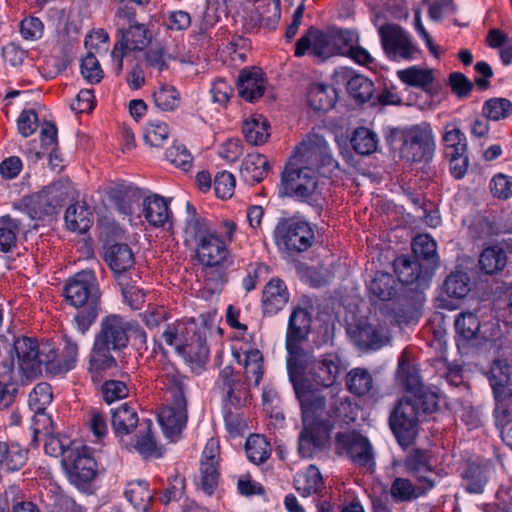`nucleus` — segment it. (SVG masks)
Here are the masks:
<instances>
[{
    "instance_id": "obj_23",
    "label": "nucleus",
    "mask_w": 512,
    "mask_h": 512,
    "mask_svg": "<svg viewBox=\"0 0 512 512\" xmlns=\"http://www.w3.org/2000/svg\"><path fill=\"white\" fill-rule=\"evenodd\" d=\"M79 355L78 344L71 338H64V346L59 356L56 346L53 344V359L47 363V372L51 374H62L72 370L77 363Z\"/></svg>"
},
{
    "instance_id": "obj_50",
    "label": "nucleus",
    "mask_w": 512,
    "mask_h": 512,
    "mask_svg": "<svg viewBox=\"0 0 512 512\" xmlns=\"http://www.w3.org/2000/svg\"><path fill=\"white\" fill-rule=\"evenodd\" d=\"M18 232L19 223L17 220L10 216L0 219V252H8L16 245Z\"/></svg>"
},
{
    "instance_id": "obj_37",
    "label": "nucleus",
    "mask_w": 512,
    "mask_h": 512,
    "mask_svg": "<svg viewBox=\"0 0 512 512\" xmlns=\"http://www.w3.org/2000/svg\"><path fill=\"white\" fill-rule=\"evenodd\" d=\"M294 485L298 492L307 497L321 489L323 480L318 468L311 465L305 471L297 473Z\"/></svg>"
},
{
    "instance_id": "obj_14",
    "label": "nucleus",
    "mask_w": 512,
    "mask_h": 512,
    "mask_svg": "<svg viewBox=\"0 0 512 512\" xmlns=\"http://www.w3.org/2000/svg\"><path fill=\"white\" fill-rule=\"evenodd\" d=\"M66 300L74 307L99 305L100 291L96 276L91 270H83L70 278L64 288Z\"/></svg>"
},
{
    "instance_id": "obj_57",
    "label": "nucleus",
    "mask_w": 512,
    "mask_h": 512,
    "mask_svg": "<svg viewBox=\"0 0 512 512\" xmlns=\"http://www.w3.org/2000/svg\"><path fill=\"white\" fill-rule=\"evenodd\" d=\"M495 399V421L496 425L502 430L512 425V399L509 392H505L502 397H495Z\"/></svg>"
},
{
    "instance_id": "obj_7",
    "label": "nucleus",
    "mask_w": 512,
    "mask_h": 512,
    "mask_svg": "<svg viewBox=\"0 0 512 512\" xmlns=\"http://www.w3.org/2000/svg\"><path fill=\"white\" fill-rule=\"evenodd\" d=\"M292 158L300 165L311 166L320 176L327 178L338 168L328 142L317 133L308 134L296 147Z\"/></svg>"
},
{
    "instance_id": "obj_27",
    "label": "nucleus",
    "mask_w": 512,
    "mask_h": 512,
    "mask_svg": "<svg viewBox=\"0 0 512 512\" xmlns=\"http://www.w3.org/2000/svg\"><path fill=\"white\" fill-rule=\"evenodd\" d=\"M269 169V162L264 155L248 154L241 164L240 174L246 183L254 185L267 176Z\"/></svg>"
},
{
    "instance_id": "obj_3",
    "label": "nucleus",
    "mask_w": 512,
    "mask_h": 512,
    "mask_svg": "<svg viewBox=\"0 0 512 512\" xmlns=\"http://www.w3.org/2000/svg\"><path fill=\"white\" fill-rule=\"evenodd\" d=\"M438 408V396L430 388L419 385L415 391L402 398L389 417V426L402 447L412 444L418 433L421 417Z\"/></svg>"
},
{
    "instance_id": "obj_44",
    "label": "nucleus",
    "mask_w": 512,
    "mask_h": 512,
    "mask_svg": "<svg viewBox=\"0 0 512 512\" xmlns=\"http://www.w3.org/2000/svg\"><path fill=\"white\" fill-rule=\"evenodd\" d=\"M445 156L457 155L467 152V139L465 134L455 125L445 127L442 137Z\"/></svg>"
},
{
    "instance_id": "obj_6",
    "label": "nucleus",
    "mask_w": 512,
    "mask_h": 512,
    "mask_svg": "<svg viewBox=\"0 0 512 512\" xmlns=\"http://www.w3.org/2000/svg\"><path fill=\"white\" fill-rule=\"evenodd\" d=\"M162 339L188 361H195L208 355L205 340L197 332L194 320L169 324L162 333Z\"/></svg>"
},
{
    "instance_id": "obj_54",
    "label": "nucleus",
    "mask_w": 512,
    "mask_h": 512,
    "mask_svg": "<svg viewBox=\"0 0 512 512\" xmlns=\"http://www.w3.org/2000/svg\"><path fill=\"white\" fill-rule=\"evenodd\" d=\"M155 105L163 111H173L180 103L177 90L169 85H161L153 94Z\"/></svg>"
},
{
    "instance_id": "obj_8",
    "label": "nucleus",
    "mask_w": 512,
    "mask_h": 512,
    "mask_svg": "<svg viewBox=\"0 0 512 512\" xmlns=\"http://www.w3.org/2000/svg\"><path fill=\"white\" fill-rule=\"evenodd\" d=\"M11 352L17 359L19 370L27 377L33 378L41 373L44 366L47 371V363L53 359V343L49 341L38 342L29 337H18Z\"/></svg>"
},
{
    "instance_id": "obj_31",
    "label": "nucleus",
    "mask_w": 512,
    "mask_h": 512,
    "mask_svg": "<svg viewBox=\"0 0 512 512\" xmlns=\"http://www.w3.org/2000/svg\"><path fill=\"white\" fill-rule=\"evenodd\" d=\"M479 267L482 272L493 275L502 271L507 264V255L500 245L486 247L479 256Z\"/></svg>"
},
{
    "instance_id": "obj_64",
    "label": "nucleus",
    "mask_w": 512,
    "mask_h": 512,
    "mask_svg": "<svg viewBox=\"0 0 512 512\" xmlns=\"http://www.w3.org/2000/svg\"><path fill=\"white\" fill-rule=\"evenodd\" d=\"M235 189V178L232 173L222 171L217 173L214 179V191L217 197L230 198Z\"/></svg>"
},
{
    "instance_id": "obj_26",
    "label": "nucleus",
    "mask_w": 512,
    "mask_h": 512,
    "mask_svg": "<svg viewBox=\"0 0 512 512\" xmlns=\"http://www.w3.org/2000/svg\"><path fill=\"white\" fill-rule=\"evenodd\" d=\"M104 259L114 273H123L135 264L134 253L129 245L114 243L105 247Z\"/></svg>"
},
{
    "instance_id": "obj_48",
    "label": "nucleus",
    "mask_w": 512,
    "mask_h": 512,
    "mask_svg": "<svg viewBox=\"0 0 512 512\" xmlns=\"http://www.w3.org/2000/svg\"><path fill=\"white\" fill-rule=\"evenodd\" d=\"M354 150L361 155H369L376 151L378 137L376 133L365 127L357 128L351 139Z\"/></svg>"
},
{
    "instance_id": "obj_11",
    "label": "nucleus",
    "mask_w": 512,
    "mask_h": 512,
    "mask_svg": "<svg viewBox=\"0 0 512 512\" xmlns=\"http://www.w3.org/2000/svg\"><path fill=\"white\" fill-rule=\"evenodd\" d=\"M435 143L432 131L413 126L401 133L400 156L407 162L427 161L433 156Z\"/></svg>"
},
{
    "instance_id": "obj_46",
    "label": "nucleus",
    "mask_w": 512,
    "mask_h": 512,
    "mask_svg": "<svg viewBox=\"0 0 512 512\" xmlns=\"http://www.w3.org/2000/svg\"><path fill=\"white\" fill-rule=\"evenodd\" d=\"M510 380L509 366L501 360L495 361L490 369L489 381L495 397H502L509 392L507 385Z\"/></svg>"
},
{
    "instance_id": "obj_12",
    "label": "nucleus",
    "mask_w": 512,
    "mask_h": 512,
    "mask_svg": "<svg viewBox=\"0 0 512 512\" xmlns=\"http://www.w3.org/2000/svg\"><path fill=\"white\" fill-rule=\"evenodd\" d=\"M120 38L116 41L111 52L112 70L119 75L123 70V57L130 51L145 49L151 40V35L144 24L134 23L119 31Z\"/></svg>"
},
{
    "instance_id": "obj_19",
    "label": "nucleus",
    "mask_w": 512,
    "mask_h": 512,
    "mask_svg": "<svg viewBox=\"0 0 512 512\" xmlns=\"http://www.w3.org/2000/svg\"><path fill=\"white\" fill-rule=\"evenodd\" d=\"M128 323L118 315H110L101 321L100 331L95 341L111 347L113 350L121 349L128 343Z\"/></svg>"
},
{
    "instance_id": "obj_5",
    "label": "nucleus",
    "mask_w": 512,
    "mask_h": 512,
    "mask_svg": "<svg viewBox=\"0 0 512 512\" xmlns=\"http://www.w3.org/2000/svg\"><path fill=\"white\" fill-rule=\"evenodd\" d=\"M162 382L171 393L172 403L158 414V421L165 436L174 440L180 435L187 423V403L184 395L186 378L173 367L167 368L161 376Z\"/></svg>"
},
{
    "instance_id": "obj_53",
    "label": "nucleus",
    "mask_w": 512,
    "mask_h": 512,
    "mask_svg": "<svg viewBox=\"0 0 512 512\" xmlns=\"http://www.w3.org/2000/svg\"><path fill=\"white\" fill-rule=\"evenodd\" d=\"M52 388L48 383L37 384L29 394L28 403L35 413H42L52 402Z\"/></svg>"
},
{
    "instance_id": "obj_13",
    "label": "nucleus",
    "mask_w": 512,
    "mask_h": 512,
    "mask_svg": "<svg viewBox=\"0 0 512 512\" xmlns=\"http://www.w3.org/2000/svg\"><path fill=\"white\" fill-rule=\"evenodd\" d=\"M382 48L391 60H411L418 53L408 32L395 24H385L378 28Z\"/></svg>"
},
{
    "instance_id": "obj_62",
    "label": "nucleus",
    "mask_w": 512,
    "mask_h": 512,
    "mask_svg": "<svg viewBox=\"0 0 512 512\" xmlns=\"http://www.w3.org/2000/svg\"><path fill=\"white\" fill-rule=\"evenodd\" d=\"M489 188L495 198L509 199L512 197V177L498 173L490 180Z\"/></svg>"
},
{
    "instance_id": "obj_52",
    "label": "nucleus",
    "mask_w": 512,
    "mask_h": 512,
    "mask_svg": "<svg viewBox=\"0 0 512 512\" xmlns=\"http://www.w3.org/2000/svg\"><path fill=\"white\" fill-rule=\"evenodd\" d=\"M457 334L464 340L475 338L480 331V322L471 312H463L455 320Z\"/></svg>"
},
{
    "instance_id": "obj_30",
    "label": "nucleus",
    "mask_w": 512,
    "mask_h": 512,
    "mask_svg": "<svg viewBox=\"0 0 512 512\" xmlns=\"http://www.w3.org/2000/svg\"><path fill=\"white\" fill-rule=\"evenodd\" d=\"M143 216L153 226H163L170 217L168 203L158 195L149 196L143 201Z\"/></svg>"
},
{
    "instance_id": "obj_4",
    "label": "nucleus",
    "mask_w": 512,
    "mask_h": 512,
    "mask_svg": "<svg viewBox=\"0 0 512 512\" xmlns=\"http://www.w3.org/2000/svg\"><path fill=\"white\" fill-rule=\"evenodd\" d=\"M187 216L184 227V242L187 246H195L196 257L206 267L222 265L229 251L225 240H221L212 224L200 216L190 203L186 205Z\"/></svg>"
},
{
    "instance_id": "obj_39",
    "label": "nucleus",
    "mask_w": 512,
    "mask_h": 512,
    "mask_svg": "<svg viewBox=\"0 0 512 512\" xmlns=\"http://www.w3.org/2000/svg\"><path fill=\"white\" fill-rule=\"evenodd\" d=\"M346 386L352 394L364 396L373 388V377L367 369L357 367L348 372Z\"/></svg>"
},
{
    "instance_id": "obj_1",
    "label": "nucleus",
    "mask_w": 512,
    "mask_h": 512,
    "mask_svg": "<svg viewBox=\"0 0 512 512\" xmlns=\"http://www.w3.org/2000/svg\"><path fill=\"white\" fill-rule=\"evenodd\" d=\"M312 317L310 312L302 307H296L292 311L287 325L285 347L287 351V370L290 381L297 398L302 403L304 421L310 425L314 421L315 413L323 408V399L314 396L309 391L302 379L303 371L308 359V354L302 345L307 340L311 329Z\"/></svg>"
},
{
    "instance_id": "obj_61",
    "label": "nucleus",
    "mask_w": 512,
    "mask_h": 512,
    "mask_svg": "<svg viewBox=\"0 0 512 512\" xmlns=\"http://www.w3.org/2000/svg\"><path fill=\"white\" fill-rule=\"evenodd\" d=\"M129 395L127 384L119 380H108L102 385V396L108 404L122 400Z\"/></svg>"
},
{
    "instance_id": "obj_9",
    "label": "nucleus",
    "mask_w": 512,
    "mask_h": 512,
    "mask_svg": "<svg viewBox=\"0 0 512 512\" xmlns=\"http://www.w3.org/2000/svg\"><path fill=\"white\" fill-rule=\"evenodd\" d=\"M320 175L311 166L300 165L290 158L281 174V185L285 195L306 201L316 193L321 185Z\"/></svg>"
},
{
    "instance_id": "obj_47",
    "label": "nucleus",
    "mask_w": 512,
    "mask_h": 512,
    "mask_svg": "<svg viewBox=\"0 0 512 512\" xmlns=\"http://www.w3.org/2000/svg\"><path fill=\"white\" fill-rule=\"evenodd\" d=\"M248 459L255 463L261 464L270 456L271 448L269 442L262 435H251L245 445Z\"/></svg>"
},
{
    "instance_id": "obj_56",
    "label": "nucleus",
    "mask_w": 512,
    "mask_h": 512,
    "mask_svg": "<svg viewBox=\"0 0 512 512\" xmlns=\"http://www.w3.org/2000/svg\"><path fill=\"white\" fill-rule=\"evenodd\" d=\"M144 428L140 431L141 436L137 440L136 448L144 456H160L157 444L151 434L152 422L150 420H144L141 424Z\"/></svg>"
},
{
    "instance_id": "obj_20",
    "label": "nucleus",
    "mask_w": 512,
    "mask_h": 512,
    "mask_svg": "<svg viewBox=\"0 0 512 512\" xmlns=\"http://www.w3.org/2000/svg\"><path fill=\"white\" fill-rule=\"evenodd\" d=\"M434 461L432 453L426 450L415 449L408 455L405 466L412 473L419 483L425 485L426 489L435 486L437 473L433 469Z\"/></svg>"
},
{
    "instance_id": "obj_41",
    "label": "nucleus",
    "mask_w": 512,
    "mask_h": 512,
    "mask_svg": "<svg viewBox=\"0 0 512 512\" xmlns=\"http://www.w3.org/2000/svg\"><path fill=\"white\" fill-rule=\"evenodd\" d=\"M394 270L398 280L406 285L413 284L421 276V265L416 258L397 257L394 261Z\"/></svg>"
},
{
    "instance_id": "obj_45",
    "label": "nucleus",
    "mask_w": 512,
    "mask_h": 512,
    "mask_svg": "<svg viewBox=\"0 0 512 512\" xmlns=\"http://www.w3.org/2000/svg\"><path fill=\"white\" fill-rule=\"evenodd\" d=\"M126 499L138 510L146 511L152 494L145 481L130 482L125 489Z\"/></svg>"
},
{
    "instance_id": "obj_60",
    "label": "nucleus",
    "mask_w": 512,
    "mask_h": 512,
    "mask_svg": "<svg viewBox=\"0 0 512 512\" xmlns=\"http://www.w3.org/2000/svg\"><path fill=\"white\" fill-rule=\"evenodd\" d=\"M219 472L217 465L212 462H201L200 465V485L202 490L211 495L218 485Z\"/></svg>"
},
{
    "instance_id": "obj_55",
    "label": "nucleus",
    "mask_w": 512,
    "mask_h": 512,
    "mask_svg": "<svg viewBox=\"0 0 512 512\" xmlns=\"http://www.w3.org/2000/svg\"><path fill=\"white\" fill-rule=\"evenodd\" d=\"M245 376L247 380L254 381V385H259L263 376L262 354L254 349L247 352L244 361Z\"/></svg>"
},
{
    "instance_id": "obj_42",
    "label": "nucleus",
    "mask_w": 512,
    "mask_h": 512,
    "mask_svg": "<svg viewBox=\"0 0 512 512\" xmlns=\"http://www.w3.org/2000/svg\"><path fill=\"white\" fill-rule=\"evenodd\" d=\"M398 78L405 84L421 89H427L433 82L434 76L431 69L412 66L397 72Z\"/></svg>"
},
{
    "instance_id": "obj_58",
    "label": "nucleus",
    "mask_w": 512,
    "mask_h": 512,
    "mask_svg": "<svg viewBox=\"0 0 512 512\" xmlns=\"http://www.w3.org/2000/svg\"><path fill=\"white\" fill-rule=\"evenodd\" d=\"M169 136L168 125L160 121H152L145 128L144 140L152 147H160Z\"/></svg>"
},
{
    "instance_id": "obj_59",
    "label": "nucleus",
    "mask_w": 512,
    "mask_h": 512,
    "mask_svg": "<svg viewBox=\"0 0 512 512\" xmlns=\"http://www.w3.org/2000/svg\"><path fill=\"white\" fill-rule=\"evenodd\" d=\"M166 158L174 166L188 171L192 167V156L187 148L182 144H173L166 151Z\"/></svg>"
},
{
    "instance_id": "obj_33",
    "label": "nucleus",
    "mask_w": 512,
    "mask_h": 512,
    "mask_svg": "<svg viewBox=\"0 0 512 512\" xmlns=\"http://www.w3.org/2000/svg\"><path fill=\"white\" fill-rule=\"evenodd\" d=\"M269 122L262 115H253L243 123L245 139L253 145L264 144L269 136Z\"/></svg>"
},
{
    "instance_id": "obj_49",
    "label": "nucleus",
    "mask_w": 512,
    "mask_h": 512,
    "mask_svg": "<svg viewBox=\"0 0 512 512\" xmlns=\"http://www.w3.org/2000/svg\"><path fill=\"white\" fill-rule=\"evenodd\" d=\"M512 113V103L506 98H491L483 104L482 114L492 121L507 118Z\"/></svg>"
},
{
    "instance_id": "obj_15",
    "label": "nucleus",
    "mask_w": 512,
    "mask_h": 512,
    "mask_svg": "<svg viewBox=\"0 0 512 512\" xmlns=\"http://www.w3.org/2000/svg\"><path fill=\"white\" fill-rule=\"evenodd\" d=\"M277 244L290 252H302L311 247L314 232L310 225L302 220L285 219L275 229Z\"/></svg>"
},
{
    "instance_id": "obj_29",
    "label": "nucleus",
    "mask_w": 512,
    "mask_h": 512,
    "mask_svg": "<svg viewBox=\"0 0 512 512\" xmlns=\"http://www.w3.org/2000/svg\"><path fill=\"white\" fill-rule=\"evenodd\" d=\"M111 423L115 434L124 436L134 431L139 423V418L135 409L125 403L112 410Z\"/></svg>"
},
{
    "instance_id": "obj_17",
    "label": "nucleus",
    "mask_w": 512,
    "mask_h": 512,
    "mask_svg": "<svg viewBox=\"0 0 512 512\" xmlns=\"http://www.w3.org/2000/svg\"><path fill=\"white\" fill-rule=\"evenodd\" d=\"M307 52L323 61L338 53H342V49L336 47L332 33H324L319 29L310 27L305 35L296 42L295 56L301 57Z\"/></svg>"
},
{
    "instance_id": "obj_43",
    "label": "nucleus",
    "mask_w": 512,
    "mask_h": 512,
    "mask_svg": "<svg viewBox=\"0 0 512 512\" xmlns=\"http://www.w3.org/2000/svg\"><path fill=\"white\" fill-rule=\"evenodd\" d=\"M111 350H113L111 347L105 346L94 340L89 359V369L91 372L100 373L116 366V360L111 355Z\"/></svg>"
},
{
    "instance_id": "obj_25",
    "label": "nucleus",
    "mask_w": 512,
    "mask_h": 512,
    "mask_svg": "<svg viewBox=\"0 0 512 512\" xmlns=\"http://www.w3.org/2000/svg\"><path fill=\"white\" fill-rule=\"evenodd\" d=\"M289 293L286 284L279 278H272L265 286L262 296L264 312L276 314L288 302Z\"/></svg>"
},
{
    "instance_id": "obj_16",
    "label": "nucleus",
    "mask_w": 512,
    "mask_h": 512,
    "mask_svg": "<svg viewBox=\"0 0 512 512\" xmlns=\"http://www.w3.org/2000/svg\"><path fill=\"white\" fill-rule=\"evenodd\" d=\"M336 449L340 455H346L358 466L372 469L375 465L372 446L368 439L359 433L338 434Z\"/></svg>"
},
{
    "instance_id": "obj_22",
    "label": "nucleus",
    "mask_w": 512,
    "mask_h": 512,
    "mask_svg": "<svg viewBox=\"0 0 512 512\" xmlns=\"http://www.w3.org/2000/svg\"><path fill=\"white\" fill-rule=\"evenodd\" d=\"M239 95L248 102H254L264 94L266 83L263 72L258 68L244 69L237 80Z\"/></svg>"
},
{
    "instance_id": "obj_24",
    "label": "nucleus",
    "mask_w": 512,
    "mask_h": 512,
    "mask_svg": "<svg viewBox=\"0 0 512 512\" xmlns=\"http://www.w3.org/2000/svg\"><path fill=\"white\" fill-rule=\"evenodd\" d=\"M28 449L16 441H0V469L15 472L22 469L28 460Z\"/></svg>"
},
{
    "instance_id": "obj_18",
    "label": "nucleus",
    "mask_w": 512,
    "mask_h": 512,
    "mask_svg": "<svg viewBox=\"0 0 512 512\" xmlns=\"http://www.w3.org/2000/svg\"><path fill=\"white\" fill-rule=\"evenodd\" d=\"M63 201L64 197L58 186L52 184L38 193L25 197L23 205L31 219H43L55 213Z\"/></svg>"
},
{
    "instance_id": "obj_10",
    "label": "nucleus",
    "mask_w": 512,
    "mask_h": 512,
    "mask_svg": "<svg viewBox=\"0 0 512 512\" xmlns=\"http://www.w3.org/2000/svg\"><path fill=\"white\" fill-rule=\"evenodd\" d=\"M62 465L69 481L78 488L91 482L96 475V462L89 449L77 442L64 454Z\"/></svg>"
},
{
    "instance_id": "obj_34",
    "label": "nucleus",
    "mask_w": 512,
    "mask_h": 512,
    "mask_svg": "<svg viewBox=\"0 0 512 512\" xmlns=\"http://www.w3.org/2000/svg\"><path fill=\"white\" fill-rule=\"evenodd\" d=\"M396 281L391 274L379 272L368 284L370 298L391 300L396 295Z\"/></svg>"
},
{
    "instance_id": "obj_32",
    "label": "nucleus",
    "mask_w": 512,
    "mask_h": 512,
    "mask_svg": "<svg viewBox=\"0 0 512 512\" xmlns=\"http://www.w3.org/2000/svg\"><path fill=\"white\" fill-rule=\"evenodd\" d=\"M65 223L69 230L85 233L93 223L92 212L80 203L70 205L65 213Z\"/></svg>"
},
{
    "instance_id": "obj_2",
    "label": "nucleus",
    "mask_w": 512,
    "mask_h": 512,
    "mask_svg": "<svg viewBox=\"0 0 512 512\" xmlns=\"http://www.w3.org/2000/svg\"><path fill=\"white\" fill-rule=\"evenodd\" d=\"M304 370H308V374L314 383L327 388L332 386L339 377L341 373V360L338 355L333 353L322 355L319 359L314 360L310 364L308 358ZM304 373L305 371H303L302 379L307 389L311 391L314 396L323 399L324 402L323 408L315 413L314 421L310 425L305 424L304 413L302 412L303 430L299 435L298 451L302 458H311L315 450L321 447L327 438L326 427L321 419L325 409V399L315 390L311 389L307 380L304 378ZM300 404L302 405L301 402ZM301 409L303 410L302 406Z\"/></svg>"
},
{
    "instance_id": "obj_35",
    "label": "nucleus",
    "mask_w": 512,
    "mask_h": 512,
    "mask_svg": "<svg viewBox=\"0 0 512 512\" xmlns=\"http://www.w3.org/2000/svg\"><path fill=\"white\" fill-rule=\"evenodd\" d=\"M428 490L422 483L415 486L409 479L398 477L391 484L390 495L396 502H409L425 494Z\"/></svg>"
},
{
    "instance_id": "obj_63",
    "label": "nucleus",
    "mask_w": 512,
    "mask_h": 512,
    "mask_svg": "<svg viewBox=\"0 0 512 512\" xmlns=\"http://www.w3.org/2000/svg\"><path fill=\"white\" fill-rule=\"evenodd\" d=\"M80 68L82 76L90 83H98L103 77L99 61L91 51L82 59Z\"/></svg>"
},
{
    "instance_id": "obj_40",
    "label": "nucleus",
    "mask_w": 512,
    "mask_h": 512,
    "mask_svg": "<svg viewBox=\"0 0 512 512\" xmlns=\"http://www.w3.org/2000/svg\"><path fill=\"white\" fill-rule=\"evenodd\" d=\"M346 89L348 94L358 103H365L372 99L375 91L374 83L360 74L353 75L349 78Z\"/></svg>"
},
{
    "instance_id": "obj_51",
    "label": "nucleus",
    "mask_w": 512,
    "mask_h": 512,
    "mask_svg": "<svg viewBox=\"0 0 512 512\" xmlns=\"http://www.w3.org/2000/svg\"><path fill=\"white\" fill-rule=\"evenodd\" d=\"M469 282L465 272L451 273L444 282V290L449 297L463 298L470 291Z\"/></svg>"
},
{
    "instance_id": "obj_36",
    "label": "nucleus",
    "mask_w": 512,
    "mask_h": 512,
    "mask_svg": "<svg viewBox=\"0 0 512 512\" xmlns=\"http://www.w3.org/2000/svg\"><path fill=\"white\" fill-rule=\"evenodd\" d=\"M116 207L124 216L130 218L137 210L141 193L133 186H121L114 191ZM131 221V219H129Z\"/></svg>"
},
{
    "instance_id": "obj_38",
    "label": "nucleus",
    "mask_w": 512,
    "mask_h": 512,
    "mask_svg": "<svg viewBox=\"0 0 512 512\" xmlns=\"http://www.w3.org/2000/svg\"><path fill=\"white\" fill-rule=\"evenodd\" d=\"M388 339V332L383 327L364 323L358 326L357 342L365 348L377 349Z\"/></svg>"
},
{
    "instance_id": "obj_28",
    "label": "nucleus",
    "mask_w": 512,
    "mask_h": 512,
    "mask_svg": "<svg viewBox=\"0 0 512 512\" xmlns=\"http://www.w3.org/2000/svg\"><path fill=\"white\" fill-rule=\"evenodd\" d=\"M307 101L315 111H328L337 101V91L331 85L313 83L308 88Z\"/></svg>"
},
{
    "instance_id": "obj_21",
    "label": "nucleus",
    "mask_w": 512,
    "mask_h": 512,
    "mask_svg": "<svg viewBox=\"0 0 512 512\" xmlns=\"http://www.w3.org/2000/svg\"><path fill=\"white\" fill-rule=\"evenodd\" d=\"M214 390L223 401L232 406L240 405L245 394V385L240 375L234 372L231 366L224 367L215 382Z\"/></svg>"
}]
</instances>
